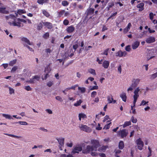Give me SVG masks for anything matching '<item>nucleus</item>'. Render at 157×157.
<instances>
[{
    "label": "nucleus",
    "mask_w": 157,
    "mask_h": 157,
    "mask_svg": "<svg viewBox=\"0 0 157 157\" xmlns=\"http://www.w3.org/2000/svg\"><path fill=\"white\" fill-rule=\"evenodd\" d=\"M91 144L92 145L91 146L87 145L86 148L83 149L82 151L83 153L87 154L89 153L90 151H96L97 150V148L100 145L98 141L95 140H91Z\"/></svg>",
    "instance_id": "f257e3e1"
},
{
    "label": "nucleus",
    "mask_w": 157,
    "mask_h": 157,
    "mask_svg": "<svg viewBox=\"0 0 157 157\" xmlns=\"http://www.w3.org/2000/svg\"><path fill=\"white\" fill-rule=\"evenodd\" d=\"M21 40L22 41L25 43V44H23L24 47H27L30 51L34 52V50L32 48L30 47L28 45H32L33 44L32 42H31L29 39H28L27 38L25 37H21Z\"/></svg>",
    "instance_id": "f03ea898"
},
{
    "label": "nucleus",
    "mask_w": 157,
    "mask_h": 157,
    "mask_svg": "<svg viewBox=\"0 0 157 157\" xmlns=\"http://www.w3.org/2000/svg\"><path fill=\"white\" fill-rule=\"evenodd\" d=\"M85 144L84 143L82 144L81 146V145H78L75 147L72 151V153L74 154L76 153H78L79 151H80L82 150V147L85 146Z\"/></svg>",
    "instance_id": "7ed1b4c3"
},
{
    "label": "nucleus",
    "mask_w": 157,
    "mask_h": 157,
    "mask_svg": "<svg viewBox=\"0 0 157 157\" xmlns=\"http://www.w3.org/2000/svg\"><path fill=\"white\" fill-rule=\"evenodd\" d=\"M136 143L137 145L138 149L140 150H142L144 146V143L141 138H139L137 139L136 140Z\"/></svg>",
    "instance_id": "20e7f679"
},
{
    "label": "nucleus",
    "mask_w": 157,
    "mask_h": 157,
    "mask_svg": "<svg viewBox=\"0 0 157 157\" xmlns=\"http://www.w3.org/2000/svg\"><path fill=\"white\" fill-rule=\"evenodd\" d=\"M79 128L81 130L86 132H90L92 131L91 129L86 125L81 124L79 126Z\"/></svg>",
    "instance_id": "39448f33"
},
{
    "label": "nucleus",
    "mask_w": 157,
    "mask_h": 157,
    "mask_svg": "<svg viewBox=\"0 0 157 157\" xmlns=\"http://www.w3.org/2000/svg\"><path fill=\"white\" fill-rule=\"evenodd\" d=\"M155 53L153 50H149L147 55V60H149L150 59L154 57H155Z\"/></svg>",
    "instance_id": "423d86ee"
},
{
    "label": "nucleus",
    "mask_w": 157,
    "mask_h": 157,
    "mask_svg": "<svg viewBox=\"0 0 157 157\" xmlns=\"http://www.w3.org/2000/svg\"><path fill=\"white\" fill-rule=\"evenodd\" d=\"M140 81V79L139 78L133 79L132 80V86L134 88H135L139 84Z\"/></svg>",
    "instance_id": "0eeeda50"
},
{
    "label": "nucleus",
    "mask_w": 157,
    "mask_h": 157,
    "mask_svg": "<svg viewBox=\"0 0 157 157\" xmlns=\"http://www.w3.org/2000/svg\"><path fill=\"white\" fill-rule=\"evenodd\" d=\"M128 134V132L127 130L124 129L120 131L119 135L122 138L125 137Z\"/></svg>",
    "instance_id": "6e6552de"
},
{
    "label": "nucleus",
    "mask_w": 157,
    "mask_h": 157,
    "mask_svg": "<svg viewBox=\"0 0 157 157\" xmlns=\"http://www.w3.org/2000/svg\"><path fill=\"white\" fill-rule=\"evenodd\" d=\"M127 54V52L125 51L122 52L121 50L118 51L116 53V56L119 57L125 56Z\"/></svg>",
    "instance_id": "1a4fd4ad"
},
{
    "label": "nucleus",
    "mask_w": 157,
    "mask_h": 157,
    "mask_svg": "<svg viewBox=\"0 0 157 157\" xmlns=\"http://www.w3.org/2000/svg\"><path fill=\"white\" fill-rule=\"evenodd\" d=\"M57 140L59 144V149L60 150H62V147L63 146L64 139L63 138H59L57 139Z\"/></svg>",
    "instance_id": "9d476101"
},
{
    "label": "nucleus",
    "mask_w": 157,
    "mask_h": 157,
    "mask_svg": "<svg viewBox=\"0 0 157 157\" xmlns=\"http://www.w3.org/2000/svg\"><path fill=\"white\" fill-rule=\"evenodd\" d=\"M107 98L108 102L109 103H113L114 104L116 102V100H113V96L111 95L108 96Z\"/></svg>",
    "instance_id": "9b49d317"
},
{
    "label": "nucleus",
    "mask_w": 157,
    "mask_h": 157,
    "mask_svg": "<svg viewBox=\"0 0 157 157\" xmlns=\"http://www.w3.org/2000/svg\"><path fill=\"white\" fill-rule=\"evenodd\" d=\"M94 9L92 8H90L86 10V13L87 16L92 15L94 13Z\"/></svg>",
    "instance_id": "f8f14e48"
},
{
    "label": "nucleus",
    "mask_w": 157,
    "mask_h": 157,
    "mask_svg": "<svg viewBox=\"0 0 157 157\" xmlns=\"http://www.w3.org/2000/svg\"><path fill=\"white\" fill-rule=\"evenodd\" d=\"M15 20L14 21V20H13L12 21L13 22H9L8 24L10 25H13L14 26H17L18 27H21V25H20L21 23L20 22H16L15 21Z\"/></svg>",
    "instance_id": "ddd939ff"
},
{
    "label": "nucleus",
    "mask_w": 157,
    "mask_h": 157,
    "mask_svg": "<svg viewBox=\"0 0 157 157\" xmlns=\"http://www.w3.org/2000/svg\"><path fill=\"white\" fill-rule=\"evenodd\" d=\"M155 41V38L154 37L150 36L146 40L147 43L150 44L154 42Z\"/></svg>",
    "instance_id": "4468645a"
},
{
    "label": "nucleus",
    "mask_w": 157,
    "mask_h": 157,
    "mask_svg": "<svg viewBox=\"0 0 157 157\" xmlns=\"http://www.w3.org/2000/svg\"><path fill=\"white\" fill-rule=\"evenodd\" d=\"M44 25L48 29H51L53 28L52 25V23L49 22H43L42 21Z\"/></svg>",
    "instance_id": "2eb2a0df"
},
{
    "label": "nucleus",
    "mask_w": 157,
    "mask_h": 157,
    "mask_svg": "<svg viewBox=\"0 0 157 157\" xmlns=\"http://www.w3.org/2000/svg\"><path fill=\"white\" fill-rule=\"evenodd\" d=\"M75 29L74 27L72 25L67 27L66 30L68 33H71L73 32Z\"/></svg>",
    "instance_id": "dca6fc26"
},
{
    "label": "nucleus",
    "mask_w": 157,
    "mask_h": 157,
    "mask_svg": "<svg viewBox=\"0 0 157 157\" xmlns=\"http://www.w3.org/2000/svg\"><path fill=\"white\" fill-rule=\"evenodd\" d=\"M140 44L139 41H136L134 42L132 45V48L133 49L135 50L136 49Z\"/></svg>",
    "instance_id": "f3484780"
},
{
    "label": "nucleus",
    "mask_w": 157,
    "mask_h": 157,
    "mask_svg": "<svg viewBox=\"0 0 157 157\" xmlns=\"http://www.w3.org/2000/svg\"><path fill=\"white\" fill-rule=\"evenodd\" d=\"M140 91V88L139 87H137L134 90V94L133 95V97H136L138 98L139 97V94L138 93Z\"/></svg>",
    "instance_id": "a211bd4d"
},
{
    "label": "nucleus",
    "mask_w": 157,
    "mask_h": 157,
    "mask_svg": "<svg viewBox=\"0 0 157 157\" xmlns=\"http://www.w3.org/2000/svg\"><path fill=\"white\" fill-rule=\"evenodd\" d=\"M109 65V62L108 61L104 60L102 63V66L105 69L108 68Z\"/></svg>",
    "instance_id": "6ab92c4d"
},
{
    "label": "nucleus",
    "mask_w": 157,
    "mask_h": 157,
    "mask_svg": "<svg viewBox=\"0 0 157 157\" xmlns=\"http://www.w3.org/2000/svg\"><path fill=\"white\" fill-rule=\"evenodd\" d=\"M144 4L143 3H141L137 6V7L139 8V11H141L144 9Z\"/></svg>",
    "instance_id": "aec40b11"
},
{
    "label": "nucleus",
    "mask_w": 157,
    "mask_h": 157,
    "mask_svg": "<svg viewBox=\"0 0 157 157\" xmlns=\"http://www.w3.org/2000/svg\"><path fill=\"white\" fill-rule=\"evenodd\" d=\"M5 18L6 20H8L10 19H11L12 20H14V21L16 20V17L14 15L12 14H10L8 16H6Z\"/></svg>",
    "instance_id": "412c9836"
},
{
    "label": "nucleus",
    "mask_w": 157,
    "mask_h": 157,
    "mask_svg": "<svg viewBox=\"0 0 157 157\" xmlns=\"http://www.w3.org/2000/svg\"><path fill=\"white\" fill-rule=\"evenodd\" d=\"M6 9L5 7L2 8L0 7V13L3 14H8L9 12L8 10H5Z\"/></svg>",
    "instance_id": "4be33fe9"
},
{
    "label": "nucleus",
    "mask_w": 157,
    "mask_h": 157,
    "mask_svg": "<svg viewBox=\"0 0 157 157\" xmlns=\"http://www.w3.org/2000/svg\"><path fill=\"white\" fill-rule=\"evenodd\" d=\"M120 97L122 98V100L126 102V101L127 97L126 96V94L124 93H122L120 95Z\"/></svg>",
    "instance_id": "5701e85b"
},
{
    "label": "nucleus",
    "mask_w": 157,
    "mask_h": 157,
    "mask_svg": "<svg viewBox=\"0 0 157 157\" xmlns=\"http://www.w3.org/2000/svg\"><path fill=\"white\" fill-rule=\"evenodd\" d=\"M49 0H37V2L40 4L43 5L44 3H48Z\"/></svg>",
    "instance_id": "b1692460"
},
{
    "label": "nucleus",
    "mask_w": 157,
    "mask_h": 157,
    "mask_svg": "<svg viewBox=\"0 0 157 157\" xmlns=\"http://www.w3.org/2000/svg\"><path fill=\"white\" fill-rule=\"evenodd\" d=\"M124 142L122 141H120L119 143L118 147L119 149L122 150L124 147Z\"/></svg>",
    "instance_id": "393cba45"
},
{
    "label": "nucleus",
    "mask_w": 157,
    "mask_h": 157,
    "mask_svg": "<svg viewBox=\"0 0 157 157\" xmlns=\"http://www.w3.org/2000/svg\"><path fill=\"white\" fill-rule=\"evenodd\" d=\"M65 10H61L59 11L58 12V17H63V15H64V13H65Z\"/></svg>",
    "instance_id": "a878e982"
},
{
    "label": "nucleus",
    "mask_w": 157,
    "mask_h": 157,
    "mask_svg": "<svg viewBox=\"0 0 157 157\" xmlns=\"http://www.w3.org/2000/svg\"><path fill=\"white\" fill-rule=\"evenodd\" d=\"M88 71L89 73L93 75H96L95 71L94 69L92 68L89 69L88 70Z\"/></svg>",
    "instance_id": "bb28decb"
},
{
    "label": "nucleus",
    "mask_w": 157,
    "mask_h": 157,
    "mask_svg": "<svg viewBox=\"0 0 157 157\" xmlns=\"http://www.w3.org/2000/svg\"><path fill=\"white\" fill-rule=\"evenodd\" d=\"M51 70V69L49 65H48L45 68L44 72L45 73H49Z\"/></svg>",
    "instance_id": "cd10ccee"
},
{
    "label": "nucleus",
    "mask_w": 157,
    "mask_h": 157,
    "mask_svg": "<svg viewBox=\"0 0 157 157\" xmlns=\"http://www.w3.org/2000/svg\"><path fill=\"white\" fill-rule=\"evenodd\" d=\"M107 146H102L101 147L98 148V150L100 152H104L106 149Z\"/></svg>",
    "instance_id": "c85d7f7f"
},
{
    "label": "nucleus",
    "mask_w": 157,
    "mask_h": 157,
    "mask_svg": "<svg viewBox=\"0 0 157 157\" xmlns=\"http://www.w3.org/2000/svg\"><path fill=\"white\" fill-rule=\"evenodd\" d=\"M131 125V123L130 121H125L123 125V128H125L127 126H130Z\"/></svg>",
    "instance_id": "c756f323"
},
{
    "label": "nucleus",
    "mask_w": 157,
    "mask_h": 157,
    "mask_svg": "<svg viewBox=\"0 0 157 157\" xmlns=\"http://www.w3.org/2000/svg\"><path fill=\"white\" fill-rule=\"evenodd\" d=\"M79 120L80 121L81 120V118H86L87 117L86 116L84 113H79L78 114Z\"/></svg>",
    "instance_id": "7c9ffc66"
},
{
    "label": "nucleus",
    "mask_w": 157,
    "mask_h": 157,
    "mask_svg": "<svg viewBox=\"0 0 157 157\" xmlns=\"http://www.w3.org/2000/svg\"><path fill=\"white\" fill-rule=\"evenodd\" d=\"M61 4L64 6H67L69 5V2L66 0H63L62 1Z\"/></svg>",
    "instance_id": "2f4dec72"
},
{
    "label": "nucleus",
    "mask_w": 157,
    "mask_h": 157,
    "mask_svg": "<svg viewBox=\"0 0 157 157\" xmlns=\"http://www.w3.org/2000/svg\"><path fill=\"white\" fill-rule=\"evenodd\" d=\"M17 62V59H14L13 60L11 61L9 63V65L11 66H13V65L15 64Z\"/></svg>",
    "instance_id": "473e14b6"
},
{
    "label": "nucleus",
    "mask_w": 157,
    "mask_h": 157,
    "mask_svg": "<svg viewBox=\"0 0 157 157\" xmlns=\"http://www.w3.org/2000/svg\"><path fill=\"white\" fill-rule=\"evenodd\" d=\"M150 78L151 79H153L157 77V72L150 75Z\"/></svg>",
    "instance_id": "72a5a7b5"
},
{
    "label": "nucleus",
    "mask_w": 157,
    "mask_h": 157,
    "mask_svg": "<svg viewBox=\"0 0 157 157\" xmlns=\"http://www.w3.org/2000/svg\"><path fill=\"white\" fill-rule=\"evenodd\" d=\"M42 13L44 16L47 17H49L50 15L49 13L45 10H42Z\"/></svg>",
    "instance_id": "f704fd0d"
},
{
    "label": "nucleus",
    "mask_w": 157,
    "mask_h": 157,
    "mask_svg": "<svg viewBox=\"0 0 157 157\" xmlns=\"http://www.w3.org/2000/svg\"><path fill=\"white\" fill-rule=\"evenodd\" d=\"M17 13L19 15H21L23 13H26V11L23 10L19 9L17 11Z\"/></svg>",
    "instance_id": "c9c22d12"
},
{
    "label": "nucleus",
    "mask_w": 157,
    "mask_h": 157,
    "mask_svg": "<svg viewBox=\"0 0 157 157\" xmlns=\"http://www.w3.org/2000/svg\"><path fill=\"white\" fill-rule=\"evenodd\" d=\"M2 115L6 119H11L12 118L11 116L10 115L3 114Z\"/></svg>",
    "instance_id": "e433bc0d"
},
{
    "label": "nucleus",
    "mask_w": 157,
    "mask_h": 157,
    "mask_svg": "<svg viewBox=\"0 0 157 157\" xmlns=\"http://www.w3.org/2000/svg\"><path fill=\"white\" fill-rule=\"evenodd\" d=\"M82 101L80 99L78 101H77L76 103L74 104V105L75 106H78L80 105Z\"/></svg>",
    "instance_id": "4c0bfd02"
},
{
    "label": "nucleus",
    "mask_w": 157,
    "mask_h": 157,
    "mask_svg": "<svg viewBox=\"0 0 157 157\" xmlns=\"http://www.w3.org/2000/svg\"><path fill=\"white\" fill-rule=\"evenodd\" d=\"M134 100L133 101V105L131 106V109H133V108L135 106L136 103V102L138 98L136 97H133Z\"/></svg>",
    "instance_id": "58836bf2"
},
{
    "label": "nucleus",
    "mask_w": 157,
    "mask_h": 157,
    "mask_svg": "<svg viewBox=\"0 0 157 157\" xmlns=\"http://www.w3.org/2000/svg\"><path fill=\"white\" fill-rule=\"evenodd\" d=\"M42 22H40L38 25L37 27V29L38 30H40L42 29L43 25Z\"/></svg>",
    "instance_id": "ea45409f"
},
{
    "label": "nucleus",
    "mask_w": 157,
    "mask_h": 157,
    "mask_svg": "<svg viewBox=\"0 0 157 157\" xmlns=\"http://www.w3.org/2000/svg\"><path fill=\"white\" fill-rule=\"evenodd\" d=\"M18 123V122H14V123L16 124V123ZM18 123L21 125H27L28 124V123L25 121H19L18 122Z\"/></svg>",
    "instance_id": "a19ab883"
},
{
    "label": "nucleus",
    "mask_w": 157,
    "mask_h": 157,
    "mask_svg": "<svg viewBox=\"0 0 157 157\" xmlns=\"http://www.w3.org/2000/svg\"><path fill=\"white\" fill-rule=\"evenodd\" d=\"M130 120L132 123H136L137 122V120L136 118H134L133 116L131 117Z\"/></svg>",
    "instance_id": "79ce46f5"
},
{
    "label": "nucleus",
    "mask_w": 157,
    "mask_h": 157,
    "mask_svg": "<svg viewBox=\"0 0 157 157\" xmlns=\"http://www.w3.org/2000/svg\"><path fill=\"white\" fill-rule=\"evenodd\" d=\"M148 103V101H145L144 100H143L142 101L141 103L140 104V106L145 105L146 104H147Z\"/></svg>",
    "instance_id": "37998d69"
},
{
    "label": "nucleus",
    "mask_w": 157,
    "mask_h": 157,
    "mask_svg": "<svg viewBox=\"0 0 157 157\" xmlns=\"http://www.w3.org/2000/svg\"><path fill=\"white\" fill-rule=\"evenodd\" d=\"M49 36V34L48 32L45 33L43 35V37L45 39H47Z\"/></svg>",
    "instance_id": "c03bdc74"
},
{
    "label": "nucleus",
    "mask_w": 157,
    "mask_h": 157,
    "mask_svg": "<svg viewBox=\"0 0 157 157\" xmlns=\"http://www.w3.org/2000/svg\"><path fill=\"white\" fill-rule=\"evenodd\" d=\"M78 89L80 90L82 93H84L86 91V88L85 87H78Z\"/></svg>",
    "instance_id": "a18cd8bd"
},
{
    "label": "nucleus",
    "mask_w": 157,
    "mask_h": 157,
    "mask_svg": "<svg viewBox=\"0 0 157 157\" xmlns=\"http://www.w3.org/2000/svg\"><path fill=\"white\" fill-rule=\"evenodd\" d=\"M114 5V4L113 2L109 3L108 4V10H109V8L112 7Z\"/></svg>",
    "instance_id": "49530a36"
},
{
    "label": "nucleus",
    "mask_w": 157,
    "mask_h": 157,
    "mask_svg": "<svg viewBox=\"0 0 157 157\" xmlns=\"http://www.w3.org/2000/svg\"><path fill=\"white\" fill-rule=\"evenodd\" d=\"M111 123V122H110L108 124H106L105 126L103 129H109V128H110V124Z\"/></svg>",
    "instance_id": "de8ad7c7"
},
{
    "label": "nucleus",
    "mask_w": 157,
    "mask_h": 157,
    "mask_svg": "<svg viewBox=\"0 0 157 157\" xmlns=\"http://www.w3.org/2000/svg\"><path fill=\"white\" fill-rule=\"evenodd\" d=\"M17 68H18V67L17 66H15L13 67L12 68V69H11V72L14 73L15 72L16 70L17 69Z\"/></svg>",
    "instance_id": "09e8293b"
},
{
    "label": "nucleus",
    "mask_w": 157,
    "mask_h": 157,
    "mask_svg": "<svg viewBox=\"0 0 157 157\" xmlns=\"http://www.w3.org/2000/svg\"><path fill=\"white\" fill-rule=\"evenodd\" d=\"M97 93L95 91H93L91 94V97L94 98L97 95Z\"/></svg>",
    "instance_id": "8fccbe9b"
},
{
    "label": "nucleus",
    "mask_w": 157,
    "mask_h": 157,
    "mask_svg": "<svg viewBox=\"0 0 157 157\" xmlns=\"http://www.w3.org/2000/svg\"><path fill=\"white\" fill-rule=\"evenodd\" d=\"M131 23L129 22L128 23V25L127 27H126L127 29V30L126 31V32H128L130 29V27L131 26Z\"/></svg>",
    "instance_id": "3c124183"
},
{
    "label": "nucleus",
    "mask_w": 157,
    "mask_h": 157,
    "mask_svg": "<svg viewBox=\"0 0 157 157\" xmlns=\"http://www.w3.org/2000/svg\"><path fill=\"white\" fill-rule=\"evenodd\" d=\"M45 52L47 53H50L52 52V50L50 48H47L44 50Z\"/></svg>",
    "instance_id": "603ef678"
},
{
    "label": "nucleus",
    "mask_w": 157,
    "mask_h": 157,
    "mask_svg": "<svg viewBox=\"0 0 157 157\" xmlns=\"http://www.w3.org/2000/svg\"><path fill=\"white\" fill-rule=\"evenodd\" d=\"M69 23V21L67 19H65L63 21V24L65 25H67Z\"/></svg>",
    "instance_id": "864d4df0"
},
{
    "label": "nucleus",
    "mask_w": 157,
    "mask_h": 157,
    "mask_svg": "<svg viewBox=\"0 0 157 157\" xmlns=\"http://www.w3.org/2000/svg\"><path fill=\"white\" fill-rule=\"evenodd\" d=\"M109 50V48H107L106 49L104 50L103 53H102V54H103L107 56L108 55V52Z\"/></svg>",
    "instance_id": "5fc2aeb1"
},
{
    "label": "nucleus",
    "mask_w": 157,
    "mask_h": 157,
    "mask_svg": "<svg viewBox=\"0 0 157 157\" xmlns=\"http://www.w3.org/2000/svg\"><path fill=\"white\" fill-rule=\"evenodd\" d=\"M98 87L97 86H94L90 88V90H98Z\"/></svg>",
    "instance_id": "6e6d98bb"
},
{
    "label": "nucleus",
    "mask_w": 157,
    "mask_h": 157,
    "mask_svg": "<svg viewBox=\"0 0 157 157\" xmlns=\"http://www.w3.org/2000/svg\"><path fill=\"white\" fill-rule=\"evenodd\" d=\"M25 89L27 91H31L32 90V88L29 86H25Z\"/></svg>",
    "instance_id": "4d7b16f0"
},
{
    "label": "nucleus",
    "mask_w": 157,
    "mask_h": 157,
    "mask_svg": "<svg viewBox=\"0 0 157 157\" xmlns=\"http://www.w3.org/2000/svg\"><path fill=\"white\" fill-rule=\"evenodd\" d=\"M33 78L35 79H36L37 81H39L40 79V76L37 75H36L34 76H33Z\"/></svg>",
    "instance_id": "13d9d810"
},
{
    "label": "nucleus",
    "mask_w": 157,
    "mask_h": 157,
    "mask_svg": "<svg viewBox=\"0 0 157 157\" xmlns=\"http://www.w3.org/2000/svg\"><path fill=\"white\" fill-rule=\"evenodd\" d=\"M53 84V81H50L47 83V85L49 87H51Z\"/></svg>",
    "instance_id": "bf43d9fd"
},
{
    "label": "nucleus",
    "mask_w": 157,
    "mask_h": 157,
    "mask_svg": "<svg viewBox=\"0 0 157 157\" xmlns=\"http://www.w3.org/2000/svg\"><path fill=\"white\" fill-rule=\"evenodd\" d=\"M117 12H116L114 13H113V14L111 15L109 17V18H112V19H113V17L115 16L117 14Z\"/></svg>",
    "instance_id": "052dcab7"
},
{
    "label": "nucleus",
    "mask_w": 157,
    "mask_h": 157,
    "mask_svg": "<svg viewBox=\"0 0 157 157\" xmlns=\"http://www.w3.org/2000/svg\"><path fill=\"white\" fill-rule=\"evenodd\" d=\"M28 82L30 83H34L35 82L34 79L33 78V77L32 79H30L29 81Z\"/></svg>",
    "instance_id": "680f3d73"
},
{
    "label": "nucleus",
    "mask_w": 157,
    "mask_h": 157,
    "mask_svg": "<svg viewBox=\"0 0 157 157\" xmlns=\"http://www.w3.org/2000/svg\"><path fill=\"white\" fill-rule=\"evenodd\" d=\"M9 91H10V92H9L10 94H12L14 93V90L13 88H9Z\"/></svg>",
    "instance_id": "e2e57ef3"
},
{
    "label": "nucleus",
    "mask_w": 157,
    "mask_h": 157,
    "mask_svg": "<svg viewBox=\"0 0 157 157\" xmlns=\"http://www.w3.org/2000/svg\"><path fill=\"white\" fill-rule=\"evenodd\" d=\"M131 50L130 46V45L127 46L125 47V50L128 52H129Z\"/></svg>",
    "instance_id": "0e129e2a"
},
{
    "label": "nucleus",
    "mask_w": 157,
    "mask_h": 157,
    "mask_svg": "<svg viewBox=\"0 0 157 157\" xmlns=\"http://www.w3.org/2000/svg\"><path fill=\"white\" fill-rule=\"evenodd\" d=\"M149 17H150V19L151 20H153V17H154V15H153V14L151 12L150 13Z\"/></svg>",
    "instance_id": "69168bd1"
},
{
    "label": "nucleus",
    "mask_w": 157,
    "mask_h": 157,
    "mask_svg": "<svg viewBox=\"0 0 157 157\" xmlns=\"http://www.w3.org/2000/svg\"><path fill=\"white\" fill-rule=\"evenodd\" d=\"M56 99L60 101H63V100L62 98L60 96H57L56 97Z\"/></svg>",
    "instance_id": "338daca9"
},
{
    "label": "nucleus",
    "mask_w": 157,
    "mask_h": 157,
    "mask_svg": "<svg viewBox=\"0 0 157 157\" xmlns=\"http://www.w3.org/2000/svg\"><path fill=\"white\" fill-rule=\"evenodd\" d=\"M118 71L119 72V73L120 74L121 73L122 69L121 66V65H120L118 67Z\"/></svg>",
    "instance_id": "774afa93"
}]
</instances>
